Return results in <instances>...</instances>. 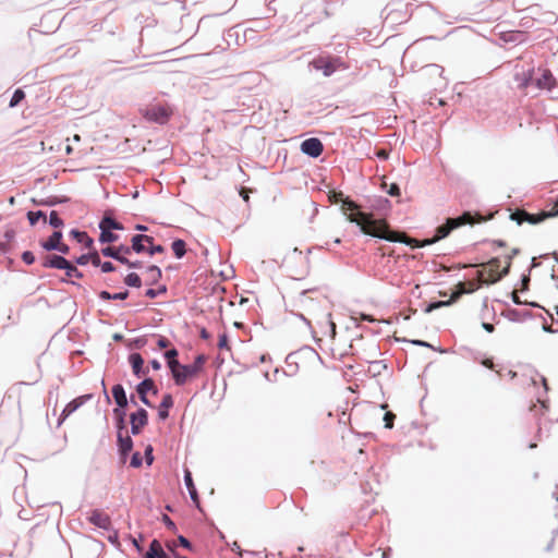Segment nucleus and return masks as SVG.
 Returning <instances> with one entry per match:
<instances>
[{
	"mask_svg": "<svg viewBox=\"0 0 558 558\" xmlns=\"http://www.w3.org/2000/svg\"><path fill=\"white\" fill-rule=\"evenodd\" d=\"M341 209L347 219L355 223L364 234L388 242H404L402 234L391 231L384 220H376L372 214L357 210V206L353 201L349 198L343 199Z\"/></svg>",
	"mask_w": 558,
	"mask_h": 558,
	"instance_id": "f257e3e1",
	"label": "nucleus"
},
{
	"mask_svg": "<svg viewBox=\"0 0 558 558\" xmlns=\"http://www.w3.org/2000/svg\"><path fill=\"white\" fill-rule=\"evenodd\" d=\"M325 299H313L306 291L302 292L298 299V306L304 312L296 314L308 327L312 319L319 326L328 327L332 336L336 335V324L331 320V313L326 308Z\"/></svg>",
	"mask_w": 558,
	"mask_h": 558,
	"instance_id": "f03ea898",
	"label": "nucleus"
},
{
	"mask_svg": "<svg viewBox=\"0 0 558 558\" xmlns=\"http://www.w3.org/2000/svg\"><path fill=\"white\" fill-rule=\"evenodd\" d=\"M482 218L478 214L473 215L471 211H464L462 215L456 218H447L446 222L441 226H438L435 229L434 236L432 239L425 240L420 246L434 244L445 238H447L452 230L465 226V225H474L475 222H481Z\"/></svg>",
	"mask_w": 558,
	"mask_h": 558,
	"instance_id": "7ed1b4c3",
	"label": "nucleus"
},
{
	"mask_svg": "<svg viewBox=\"0 0 558 558\" xmlns=\"http://www.w3.org/2000/svg\"><path fill=\"white\" fill-rule=\"evenodd\" d=\"M206 357L203 354H199L195 357L194 362L190 365L180 364V369H177L173 376L174 384L177 386H182L186 383L189 377H193L198 374L205 364Z\"/></svg>",
	"mask_w": 558,
	"mask_h": 558,
	"instance_id": "20e7f679",
	"label": "nucleus"
},
{
	"mask_svg": "<svg viewBox=\"0 0 558 558\" xmlns=\"http://www.w3.org/2000/svg\"><path fill=\"white\" fill-rule=\"evenodd\" d=\"M142 114L149 122L165 124L170 119L172 110L168 106L151 105L143 109Z\"/></svg>",
	"mask_w": 558,
	"mask_h": 558,
	"instance_id": "39448f33",
	"label": "nucleus"
},
{
	"mask_svg": "<svg viewBox=\"0 0 558 558\" xmlns=\"http://www.w3.org/2000/svg\"><path fill=\"white\" fill-rule=\"evenodd\" d=\"M315 70L322 71L324 76H331L343 63L340 58H326L318 57L315 58L310 63Z\"/></svg>",
	"mask_w": 558,
	"mask_h": 558,
	"instance_id": "423d86ee",
	"label": "nucleus"
},
{
	"mask_svg": "<svg viewBox=\"0 0 558 558\" xmlns=\"http://www.w3.org/2000/svg\"><path fill=\"white\" fill-rule=\"evenodd\" d=\"M100 252L105 257H110L119 263H128L125 255L131 253V248L128 245L121 244L119 246L102 247Z\"/></svg>",
	"mask_w": 558,
	"mask_h": 558,
	"instance_id": "0eeeda50",
	"label": "nucleus"
},
{
	"mask_svg": "<svg viewBox=\"0 0 558 558\" xmlns=\"http://www.w3.org/2000/svg\"><path fill=\"white\" fill-rule=\"evenodd\" d=\"M324 145L320 140L316 137H310L301 143V151L312 158H317L322 155Z\"/></svg>",
	"mask_w": 558,
	"mask_h": 558,
	"instance_id": "6e6552de",
	"label": "nucleus"
},
{
	"mask_svg": "<svg viewBox=\"0 0 558 558\" xmlns=\"http://www.w3.org/2000/svg\"><path fill=\"white\" fill-rule=\"evenodd\" d=\"M151 391L154 395H157L158 389L155 386V381L147 377L144 378L141 383L136 385V392L140 396V400L147 407H153L151 402L147 398V393Z\"/></svg>",
	"mask_w": 558,
	"mask_h": 558,
	"instance_id": "1a4fd4ad",
	"label": "nucleus"
},
{
	"mask_svg": "<svg viewBox=\"0 0 558 558\" xmlns=\"http://www.w3.org/2000/svg\"><path fill=\"white\" fill-rule=\"evenodd\" d=\"M131 433L138 435L144 426L148 423V413L145 409L140 408L136 412L131 413Z\"/></svg>",
	"mask_w": 558,
	"mask_h": 558,
	"instance_id": "9d476101",
	"label": "nucleus"
},
{
	"mask_svg": "<svg viewBox=\"0 0 558 558\" xmlns=\"http://www.w3.org/2000/svg\"><path fill=\"white\" fill-rule=\"evenodd\" d=\"M466 291H465V288H464V283H459L458 286V290L454 291L451 295V298L447 301H436V302H430L426 308H425V313H432L433 311L435 310H438L440 307H444V306H449L451 305L452 303H454L456 301H458L460 299V296L462 294H464Z\"/></svg>",
	"mask_w": 558,
	"mask_h": 558,
	"instance_id": "9b49d317",
	"label": "nucleus"
},
{
	"mask_svg": "<svg viewBox=\"0 0 558 558\" xmlns=\"http://www.w3.org/2000/svg\"><path fill=\"white\" fill-rule=\"evenodd\" d=\"M514 81L517 83V86L520 90H525V94H529L530 92L527 88L533 87V81H534V69H530L527 71L517 72L514 74Z\"/></svg>",
	"mask_w": 558,
	"mask_h": 558,
	"instance_id": "f8f14e48",
	"label": "nucleus"
},
{
	"mask_svg": "<svg viewBox=\"0 0 558 558\" xmlns=\"http://www.w3.org/2000/svg\"><path fill=\"white\" fill-rule=\"evenodd\" d=\"M556 84V80L551 72L547 69L543 70L541 77H534L533 87L536 90H551Z\"/></svg>",
	"mask_w": 558,
	"mask_h": 558,
	"instance_id": "ddd939ff",
	"label": "nucleus"
},
{
	"mask_svg": "<svg viewBox=\"0 0 558 558\" xmlns=\"http://www.w3.org/2000/svg\"><path fill=\"white\" fill-rule=\"evenodd\" d=\"M88 521L95 526L106 531H110L112 527L110 517L98 509H95L90 512Z\"/></svg>",
	"mask_w": 558,
	"mask_h": 558,
	"instance_id": "4468645a",
	"label": "nucleus"
},
{
	"mask_svg": "<svg viewBox=\"0 0 558 558\" xmlns=\"http://www.w3.org/2000/svg\"><path fill=\"white\" fill-rule=\"evenodd\" d=\"M90 398V395L81 396L78 398H75L74 400L70 401L64 409L61 412V415L58 420V426H60L64 420L70 416L72 413H74L80 407H82L86 400Z\"/></svg>",
	"mask_w": 558,
	"mask_h": 558,
	"instance_id": "2eb2a0df",
	"label": "nucleus"
},
{
	"mask_svg": "<svg viewBox=\"0 0 558 558\" xmlns=\"http://www.w3.org/2000/svg\"><path fill=\"white\" fill-rule=\"evenodd\" d=\"M153 241H154L153 236H149L146 234H135L132 236V239H131L132 244L129 247L131 248V252L133 251L137 254H141V253L147 251L146 246L143 243L146 242L147 244H151Z\"/></svg>",
	"mask_w": 558,
	"mask_h": 558,
	"instance_id": "dca6fc26",
	"label": "nucleus"
},
{
	"mask_svg": "<svg viewBox=\"0 0 558 558\" xmlns=\"http://www.w3.org/2000/svg\"><path fill=\"white\" fill-rule=\"evenodd\" d=\"M44 268L62 269L68 266V259L62 255H47L41 263Z\"/></svg>",
	"mask_w": 558,
	"mask_h": 558,
	"instance_id": "f3484780",
	"label": "nucleus"
},
{
	"mask_svg": "<svg viewBox=\"0 0 558 558\" xmlns=\"http://www.w3.org/2000/svg\"><path fill=\"white\" fill-rule=\"evenodd\" d=\"M129 362L131 364L133 374L136 377H142L147 373V371L144 369V359L140 353H131L129 355Z\"/></svg>",
	"mask_w": 558,
	"mask_h": 558,
	"instance_id": "a211bd4d",
	"label": "nucleus"
},
{
	"mask_svg": "<svg viewBox=\"0 0 558 558\" xmlns=\"http://www.w3.org/2000/svg\"><path fill=\"white\" fill-rule=\"evenodd\" d=\"M117 440H118L119 453L122 459H125L126 456L133 449V440L129 435L123 436L122 433H120V432L117 435Z\"/></svg>",
	"mask_w": 558,
	"mask_h": 558,
	"instance_id": "6ab92c4d",
	"label": "nucleus"
},
{
	"mask_svg": "<svg viewBox=\"0 0 558 558\" xmlns=\"http://www.w3.org/2000/svg\"><path fill=\"white\" fill-rule=\"evenodd\" d=\"M112 397L117 404L116 409H125L129 404V400L125 390L121 384H117L112 387Z\"/></svg>",
	"mask_w": 558,
	"mask_h": 558,
	"instance_id": "aec40b11",
	"label": "nucleus"
},
{
	"mask_svg": "<svg viewBox=\"0 0 558 558\" xmlns=\"http://www.w3.org/2000/svg\"><path fill=\"white\" fill-rule=\"evenodd\" d=\"M184 484H185V486H186V488L189 490V495H190L192 501L195 504V506L197 508H199L198 493H197L196 487L194 485L192 473L187 469L184 470Z\"/></svg>",
	"mask_w": 558,
	"mask_h": 558,
	"instance_id": "412c9836",
	"label": "nucleus"
},
{
	"mask_svg": "<svg viewBox=\"0 0 558 558\" xmlns=\"http://www.w3.org/2000/svg\"><path fill=\"white\" fill-rule=\"evenodd\" d=\"M557 216H558V203H557V211H542L539 214H530L526 211L524 214V219L526 222H529L531 225H537L547 218H553V217H557Z\"/></svg>",
	"mask_w": 558,
	"mask_h": 558,
	"instance_id": "4be33fe9",
	"label": "nucleus"
},
{
	"mask_svg": "<svg viewBox=\"0 0 558 558\" xmlns=\"http://www.w3.org/2000/svg\"><path fill=\"white\" fill-rule=\"evenodd\" d=\"M62 236V232L60 230H56L46 241L40 243V246L47 252L54 251L56 248H59V243L61 242Z\"/></svg>",
	"mask_w": 558,
	"mask_h": 558,
	"instance_id": "5701e85b",
	"label": "nucleus"
},
{
	"mask_svg": "<svg viewBox=\"0 0 558 558\" xmlns=\"http://www.w3.org/2000/svg\"><path fill=\"white\" fill-rule=\"evenodd\" d=\"M173 397L171 393H165L158 409V417L166 420L169 417V409L173 407Z\"/></svg>",
	"mask_w": 558,
	"mask_h": 558,
	"instance_id": "b1692460",
	"label": "nucleus"
},
{
	"mask_svg": "<svg viewBox=\"0 0 558 558\" xmlns=\"http://www.w3.org/2000/svg\"><path fill=\"white\" fill-rule=\"evenodd\" d=\"M144 558H169L158 539H153L149 544V549L144 555Z\"/></svg>",
	"mask_w": 558,
	"mask_h": 558,
	"instance_id": "393cba45",
	"label": "nucleus"
},
{
	"mask_svg": "<svg viewBox=\"0 0 558 558\" xmlns=\"http://www.w3.org/2000/svg\"><path fill=\"white\" fill-rule=\"evenodd\" d=\"M70 235L78 243H82L86 248H93L94 240L87 234V232L77 229H72L70 231Z\"/></svg>",
	"mask_w": 558,
	"mask_h": 558,
	"instance_id": "a878e982",
	"label": "nucleus"
},
{
	"mask_svg": "<svg viewBox=\"0 0 558 558\" xmlns=\"http://www.w3.org/2000/svg\"><path fill=\"white\" fill-rule=\"evenodd\" d=\"M163 355L167 360V365L170 368L172 377H173L177 369H180V363L177 360V357L179 355V351L175 348H172V349L166 351Z\"/></svg>",
	"mask_w": 558,
	"mask_h": 558,
	"instance_id": "bb28decb",
	"label": "nucleus"
},
{
	"mask_svg": "<svg viewBox=\"0 0 558 558\" xmlns=\"http://www.w3.org/2000/svg\"><path fill=\"white\" fill-rule=\"evenodd\" d=\"M146 272H147L146 282L150 286L156 284L162 276L161 269L156 265H151V266L147 267Z\"/></svg>",
	"mask_w": 558,
	"mask_h": 558,
	"instance_id": "cd10ccee",
	"label": "nucleus"
},
{
	"mask_svg": "<svg viewBox=\"0 0 558 558\" xmlns=\"http://www.w3.org/2000/svg\"><path fill=\"white\" fill-rule=\"evenodd\" d=\"M15 238V231L13 229H7L3 234V240H0V251L3 254H7L10 252V243Z\"/></svg>",
	"mask_w": 558,
	"mask_h": 558,
	"instance_id": "c85d7f7f",
	"label": "nucleus"
},
{
	"mask_svg": "<svg viewBox=\"0 0 558 558\" xmlns=\"http://www.w3.org/2000/svg\"><path fill=\"white\" fill-rule=\"evenodd\" d=\"M113 415L116 418L117 433H122L125 429V409H113Z\"/></svg>",
	"mask_w": 558,
	"mask_h": 558,
	"instance_id": "c756f323",
	"label": "nucleus"
},
{
	"mask_svg": "<svg viewBox=\"0 0 558 558\" xmlns=\"http://www.w3.org/2000/svg\"><path fill=\"white\" fill-rule=\"evenodd\" d=\"M69 201L68 197H58V196H49L47 198H43L39 201L33 199V202L38 206H56L58 204L66 203Z\"/></svg>",
	"mask_w": 558,
	"mask_h": 558,
	"instance_id": "7c9ffc66",
	"label": "nucleus"
},
{
	"mask_svg": "<svg viewBox=\"0 0 558 558\" xmlns=\"http://www.w3.org/2000/svg\"><path fill=\"white\" fill-rule=\"evenodd\" d=\"M171 248L177 258H182L186 253V244L182 239H177L172 242Z\"/></svg>",
	"mask_w": 558,
	"mask_h": 558,
	"instance_id": "2f4dec72",
	"label": "nucleus"
},
{
	"mask_svg": "<svg viewBox=\"0 0 558 558\" xmlns=\"http://www.w3.org/2000/svg\"><path fill=\"white\" fill-rule=\"evenodd\" d=\"M119 235L113 233L112 230L100 229L99 242L100 243H113L118 241Z\"/></svg>",
	"mask_w": 558,
	"mask_h": 558,
	"instance_id": "473e14b6",
	"label": "nucleus"
},
{
	"mask_svg": "<svg viewBox=\"0 0 558 558\" xmlns=\"http://www.w3.org/2000/svg\"><path fill=\"white\" fill-rule=\"evenodd\" d=\"M124 283L128 287L132 288H141L142 287V279L136 272H130L124 278Z\"/></svg>",
	"mask_w": 558,
	"mask_h": 558,
	"instance_id": "72a5a7b5",
	"label": "nucleus"
},
{
	"mask_svg": "<svg viewBox=\"0 0 558 558\" xmlns=\"http://www.w3.org/2000/svg\"><path fill=\"white\" fill-rule=\"evenodd\" d=\"M519 253V250L518 248H513L512 250V253L511 255L508 256V262H507V265L506 267L502 269V271L500 274H498V276L494 277L490 281V283H496L497 281H499L502 277L507 276L509 274V270H510V260L512 259L513 256H515L517 254Z\"/></svg>",
	"mask_w": 558,
	"mask_h": 558,
	"instance_id": "f704fd0d",
	"label": "nucleus"
},
{
	"mask_svg": "<svg viewBox=\"0 0 558 558\" xmlns=\"http://www.w3.org/2000/svg\"><path fill=\"white\" fill-rule=\"evenodd\" d=\"M63 270H65L66 277H74L81 279L84 277L83 272L77 269V267L68 260V266H64Z\"/></svg>",
	"mask_w": 558,
	"mask_h": 558,
	"instance_id": "c9c22d12",
	"label": "nucleus"
},
{
	"mask_svg": "<svg viewBox=\"0 0 558 558\" xmlns=\"http://www.w3.org/2000/svg\"><path fill=\"white\" fill-rule=\"evenodd\" d=\"M230 548H231L232 551H235L239 557H243L244 555H248V556H252V557H259L260 556L259 551L243 550V549H241V547L238 544V542H233L230 545Z\"/></svg>",
	"mask_w": 558,
	"mask_h": 558,
	"instance_id": "e433bc0d",
	"label": "nucleus"
},
{
	"mask_svg": "<svg viewBox=\"0 0 558 558\" xmlns=\"http://www.w3.org/2000/svg\"><path fill=\"white\" fill-rule=\"evenodd\" d=\"M381 187L390 196H400V194H401L400 186L397 183L388 184L386 181H383Z\"/></svg>",
	"mask_w": 558,
	"mask_h": 558,
	"instance_id": "4c0bfd02",
	"label": "nucleus"
},
{
	"mask_svg": "<svg viewBox=\"0 0 558 558\" xmlns=\"http://www.w3.org/2000/svg\"><path fill=\"white\" fill-rule=\"evenodd\" d=\"M27 219H28L31 226H35L39 219H44L45 223L47 221L46 214L43 210L28 211Z\"/></svg>",
	"mask_w": 558,
	"mask_h": 558,
	"instance_id": "58836bf2",
	"label": "nucleus"
},
{
	"mask_svg": "<svg viewBox=\"0 0 558 558\" xmlns=\"http://www.w3.org/2000/svg\"><path fill=\"white\" fill-rule=\"evenodd\" d=\"M48 223L54 229H59L64 225L63 220L59 217V214L56 210L50 211Z\"/></svg>",
	"mask_w": 558,
	"mask_h": 558,
	"instance_id": "ea45409f",
	"label": "nucleus"
},
{
	"mask_svg": "<svg viewBox=\"0 0 558 558\" xmlns=\"http://www.w3.org/2000/svg\"><path fill=\"white\" fill-rule=\"evenodd\" d=\"M24 98H25V93L20 88L15 89V92L13 93V95L10 99L9 107L10 108L16 107Z\"/></svg>",
	"mask_w": 558,
	"mask_h": 558,
	"instance_id": "a19ab883",
	"label": "nucleus"
},
{
	"mask_svg": "<svg viewBox=\"0 0 558 558\" xmlns=\"http://www.w3.org/2000/svg\"><path fill=\"white\" fill-rule=\"evenodd\" d=\"M114 221H116L114 218H112L111 216L105 215L102 217V219L100 220L98 227H99V229L104 228L106 230H112Z\"/></svg>",
	"mask_w": 558,
	"mask_h": 558,
	"instance_id": "79ce46f5",
	"label": "nucleus"
},
{
	"mask_svg": "<svg viewBox=\"0 0 558 558\" xmlns=\"http://www.w3.org/2000/svg\"><path fill=\"white\" fill-rule=\"evenodd\" d=\"M166 292H167V287L160 286L158 289H153V288L147 289L145 292V295L149 299H155L159 294H163Z\"/></svg>",
	"mask_w": 558,
	"mask_h": 558,
	"instance_id": "37998d69",
	"label": "nucleus"
},
{
	"mask_svg": "<svg viewBox=\"0 0 558 558\" xmlns=\"http://www.w3.org/2000/svg\"><path fill=\"white\" fill-rule=\"evenodd\" d=\"M147 248V253L153 256L155 254H158V253H163L165 252V247L160 244H157L155 245L154 244V241L151 242V244H148V246L146 247Z\"/></svg>",
	"mask_w": 558,
	"mask_h": 558,
	"instance_id": "c03bdc74",
	"label": "nucleus"
},
{
	"mask_svg": "<svg viewBox=\"0 0 558 558\" xmlns=\"http://www.w3.org/2000/svg\"><path fill=\"white\" fill-rule=\"evenodd\" d=\"M525 213H526L525 210H517L510 215V219L515 221L520 226L525 221V219H524Z\"/></svg>",
	"mask_w": 558,
	"mask_h": 558,
	"instance_id": "a18cd8bd",
	"label": "nucleus"
},
{
	"mask_svg": "<svg viewBox=\"0 0 558 558\" xmlns=\"http://www.w3.org/2000/svg\"><path fill=\"white\" fill-rule=\"evenodd\" d=\"M88 258L89 262L93 264V266L98 267L100 265V256L99 253L95 250L88 252Z\"/></svg>",
	"mask_w": 558,
	"mask_h": 558,
	"instance_id": "49530a36",
	"label": "nucleus"
},
{
	"mask_svg": "<svg viewBox=\"0 0 558 558\" xmlns=\"http://www.w3.org/2000/svg\"><path fill=\"white\" fill-rule=\"evenodd\" d=\"M143 463V458L140 452H134L131 457L130 465L132 468H140Z\"/></svg>",
	"mask_w": 558,
	"mask_h": 558,
	"instance_id": "de8ad7c7",
	"label": "nucleus"
},
{
	"mask_svg": "<svg viewBox=\"0 0 558 558\" xmlns=\"http://www.w3.org/2000/svg\"><path fill=\"white\" fill-rule=\"evenodd\" d=\"M488 265L492 267L490 275H492V279H493L494 277L497 276L494 274L497 271L498 267L500 266V259L498 257H494L489 260Z\"/></svg>",
	"mask_w": 558,
	"mask_h": 558,
	"instance_id": "09e8293b",
	"label": "nucleus"
},
{
	"mask_svg": "<svg viewBox=\"0 0 558 558\" xmlns=\"http://www.w3.org/2000/svg\"><path fill=\"white\" fill-rule=\"evenodd\" d=\"M22 260L26 264V265H32L35 263V256L33 254V252L31 251H25L22 253Z\"/></svg>",
	"mask_w": 558,
	"mask_h": 558,
	"instance_id": "8fccbe9b",
	"label": "nucleus"
},
{
	"mask_svg": "<svg viewBox=\"0 0 558 558\" xmlns=\"http://www.w3.org/2000/svg\"><path fill=\"white\" fill-rule=\"evenodd\" d=\"M396 415L392 412H386L384 415V422L386 428H392L393 426V420Z\"/></svg>",
	"mask_w": 558,
	"mask_h": 558,
	"instance_id": "3c124183",
	"label": "nucleus"
},
{
	"mask_svg": "<svg viewBox=\"0 0 558 558\" xmlns=\"http://www.w3.org/2000/svg\"><path fill=\"white\" fill-rule=\"evenodd\" d=\"M100 267L102 272H111L116 270V266L111 262H100Z\"/></svg>",
	"mask_w": 558,
	"mask_h": 558,
	"instance_id": "603ef678",
	"label": "nucleus"
},
{
	"mask_svg": "<svg viewBox=\"0 0 558 558\" xmlns=\"http://www.w3.org/2000/svg\"><path fill=\"white\" fill-rule=\"evenodd\" d=\"M178 542H179V544H180L183 548L189 549V550H191V549H192V544H191V542H190L185 536H183V535H179V536H178Z\"/></svg>",
	"mask_w": 558,
	"mask_h": 558,
	"instance_id": "864d4df0",
	"label": "nucleus"
},
{
	"mask_svg": "<svg viewBox=\"0 0 558 558\" xmlns=\"http://www.w3.org/2000/svg\"><path fill=\"white\" fill-rule=\"evenodd\" d=\"M218 347H219V349H229V347H228V336L226 333H221L219 336Z\"/></svg>",
	"mask_w": 558,
	"mask_h": 558,
	"instance_id": "5fc2aeb1",
	"label": "nucleus"
},
{
	"mask_svg": "<svg viewBox=\"0 0 558 558\" xmlns=\"http://www.w3.org/2000/svg\"><path fill=\"white\" fill-rule=\"evenodd\" d=\"M478 277H480V279H481V283H478V286H477V287H473V288H471L470 290H465V291H466L465 293H471V292L475 291L478 287H482V284H483V283L492 284V283H490L492 278H490L489 280H485V279L483 278V272H482V271H480V272H478Z\"/></svg>",
	"mask_w": 558,
	"mask_h": 558,
	"instance_id": "6e6d98bb",
	"label": "nucleus"
},
{
	"mask_svg": "<svg viewBox=\"0 0 558 558\" xmlns=\"http://www.w3.org/2000/svg\"><path fill=\"white\" fill-rule=\"evenodd\" d=\"M75 263L80 266H85L89 263L88 253L82 254L81 256L75 258Z\"/></svg>",
	"mask_w": 558,
	"mask_h": 558,
	"instance_id": "4d7b16f0",
	"label": "nucleus"
},
{
	"mask_svg": "<svg viewBox=\"0 0 558 558\" xmlns=\"http://www.w3.org/2000/svg\"><path fill=\"white\" fill-rule=\"evenodd\" d=\"M145 459H146V462L148 465H150L154 461V456H153V448L151 446H148L146 449H145Z\"/></svg>",
	"mask_w": 558,
	"mask_h": 558,
	"instance_id": "13d9d810",
	"label": "nucleus"
},
{
	"mask_svg": "<svg viewBox=\"0 0 558 558\" xmlns=\"http://www.w3.org/2000/svg\"><path fill=\"white\" fill-rule=\"evenodd\" d=\"M157 345L160 349H166V348H168L170 345V341L166 337H163V336H158Z\"/></svg>",
	"mask_w": 558,
	"mask_h": 558,
	"instance_id": "bf43d9fd",
	"label": "nucleus"
},
{
	"mask_svg": "<svg viewBox=\"0 0 558 558\" xmlns=\"http://www.w3.org/2000/svg\"><path fill=\"white\" fill-rule=\"evenodd\" d=\"M129 290H124V291H121V292H117V293H112V300H125L128 299L129 296Z\"/></svg>",
	"mask_w": 558,
	"mask_h": 558,
	"instance_id": "052dcab7",
	"label": "nucleus"
},
{
	"mask_svg": "<svg viewBox=\"0 0 558 558\" xmlns=\"http://www.w3.org/2000/svg\"><path fill=\"white\" fill-rule=\"evenodd\" d=\"M146 339L144 337H138V338H135L133 341H132V345L137 348V349H141L143 348L145 344H146Z\"/></svg>",
	"mask_w": 558,
	"mask_h": 558,
	"instance_id": "680f3d73",
	"label": "nucleus"
},
{
	"mask_svg": "<svg viewBox=\"0 0 558 558\" xmlns=\"http://www.w3.org/2000/svg\"><path fill=\"white\" fill-rule=\"evenodd\" d=\"M162 521L169 530L175 531L177 526L174 522L167 514L163 515Z\"/></svg>",
	"mask_w": 558,
	"mask_h": 558,
	"instance_id": "e2e57ef3",
	"label": "nucleus"
},
{
	"mask_svg": "<svg viewBox=\"0 0 558 558\" xmlns=\"http://www.w3.org/2000/svg\"><path fill=\"white\" fill-rule=\"evenodd\" d=\"M54 251H57V252H59V253H61V254L65 255V254H69V252H70V247H69V245L63 244V243H61V242H60V243H59V248H56Z\"/></svg>",
	"mask_w": 558,
	"mask_h": 558,
	"instance_id": "0e129e2a",
	"label": "nucleus"
},
{
	"mask_svg": "<svg viewBox=\"0 0 558 558\" xmlns=\"http://www.w3.org/2000/svg\"><path fill=\"white\" fill-rule=\"evenodd\" d=\"M99 298L104 301H110V300H112V293H110L106 290H102L99 292Z\"/></svg>",
	"mask_w": 558,
	"mask_h": 558,
	"instance_id": "69168bd1",
	"label": "nucleus"
},
{
	"mask_svg": "<svg viewBox=\"0 0 558 558\" xmlns=\"http://www.w3.org/2000/svg\"><path fill=\"white\" fill-rule=\"evenodd\" d=\"M480 363H481L483 366L487 367V368H490V369H493V368H494V362H493V360H492V359H482V360H480Z\"/></svg>",
	"mask_w": 558,
	"mask_h": 558,
	"instance_id": "338daca9",
	"label": "nucleus"
},
{
	"mask_svg": "<svg viewBox=\"0 0 558 558\" xmlns=\"http://www.w3.org/2000/svg\"><path fill=\"white\" fill-rule=\"evenodd\" d=\"M108 541L112 544H118L119 543V535H118V532L117 531H113L112 534H110L108 536Z\"/></svg>",
	"mask_w": 558,
	"mask_h": 558,
	"instance_id": "774afa93",
	"label": "nucleus"
}]
</instances>
